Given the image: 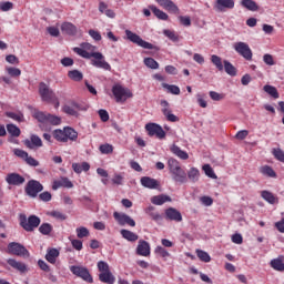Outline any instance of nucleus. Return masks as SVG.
<instances>
[{
  "label": "nucleus",
  "instance_id": "5",
  "mask_svg": "<svg viewBox=\"0 0 284 284\" xmlns=\"http://www.w3.org/2000/svg\"><path fill=\"white\" fill-rule=\"evenodd\" d=\"M111 92L116 103H125L128 99H132V97H134V94L129 88H125L120 83H115L112 87Z\"/></svg>",
  "mask_w": 284,
  "mask_h": 284
},
{
  "label": "nucleus",
  "instance_id": "44",
  "mask_svg": "<svg viewBox=\"0 0 284 284\" xmlns=\"http://www.w3.org/2000/svg\"><path fill=\"white\" fill-rule=\"evenodd\" d=\"M7 132H9L12 136H21V129L16 124H7Z\"/></svg>",
  "mask_w": 284,
  "mask_h": 284
},
{
  "label": "nucleus",
  "instance_id": "25",
  "mask_svg": "<svg viewBox=\"0 0 284 284\" xmlns=\"http://www.w3.org/2000/svg\"><path fill=\"white\" fill-rule=\"evenodd\" d=\"M172 197L165 194L154 195L151 197V203L153 205H163L164 203H171Z\"/></svg>",
  "mask_w": 284,
  "mask_h": 284
},
{
  "label": "nucleus",
  "instance_id": "45",
  "mask_svg": "<svg viewBox=\"0 0 284 284\" xmlns=\"http://www.w3.org/2000/svg\"><path fill=\"white\" fill-rule=\"evenodd\" d=\"M264 92H266V94H270V97H273V99H278V90H276V88L273 85H264Z\"/></svg>",
  "mask_w": 284,
  "mask_h": 284
},
{
  "label": "nucleus",
  "instance_id": "60",
  "mask_svg": "<svg viewBox=\"0 0 284 284\" xmlns=\"http://www.w3.org/2000/svg\"><path fill=\"white\" fill-rule=\"evenodd\" d=\"M98 114L103 123H108V121H110V113H108L105 110H99Z\"/></svg>",
  "mask_w": 284,
  "mask_h": 284
},
{
  "label": "nucleus",
  "instance_id": "21",
  "mask_svg": "<svg viewBox=\"0 0 284 284\" xmlns=\"http://www.w3.org/2000/svg\"><path fill=\"white\" fill-rule=\"evenodd\" d=\"M159 6L161 8H164V10H168V12H173V14H178L179 12V7L174 4L172 0H156Z\"/></svg>",
  "mask_w": 284,
  "mask_h": 284
},
{
  "label": "nucleus",
  "instance_id": "56",
  "mask_svg": "<svg viewBox=\"0 0 284 284\" xmlns=\"http://www.w3.org/2000/svg\"><path fill=\"white\" fill-rule=\"evenodd\" d=\"M98 270H99L100 274L110 272V265L108 264V262L100 261V262H98Z\"/></svg>",
  "mask_w": 284,
  "mask_h": 284
},
{
  "label": "nucleus",
  "instance_id": "51",
  "mask_svg": "<svg viewBox=\"0 0 284 284\" xmlns=\"http://www.w3.org/2000/svg\"><path fill=\"white\" fill-rule=\"evenodd\" d=\"M47 123H50L51 125H61V118L48 113Z\"/></svg>",
  "mask_w": 284,
  "mask_h": 284
},
{
  "label": "nucleus",
  "instance_id": "8",
  "mask_svg": "<svg viewBox=\"0 0 284 284\" xmlns=\"http://www.w3.org/2000/svg\"><path fill=\"white\" fill-rule=\"evenodd\" d=\"M126 39L131 41V43H135L140 48H144V50H154V44L142 40L139 34L132 32L131 30H125Z\"/></svg>",
  "mask_w": 284,
  "mask_h": 284
},
{
  "label": "nucleus",
  "instance_id": "20",
  "mask_svg": "<svg viewBox=\"0 0 284 284\" xmlns=\"http://www.w3.org/2000/svg\"><path fill=\"white\" fill-rule=\"evenodd\" d=\"M8 265L12 267L13 270H17V272H20V274H26L28 272V265L23 262H19L14 258L7 260Z\"/></svg>",
  "mask_w": 284,
  "mask_h": 284
},
{
  "label": "nucleus",
  "instance_id": "16",
  "mask_svg": "<svg viewBox=\"0 0 284 284\" xmlns=\"http://www.w3.org/2000/svg\"><path fill=\"white\" fill-rule=\"evenodd\" d=\"M160 105H162V113L166 116V121H170L171 123H176V121H179V118L174 115L170 109V102L162 100Z\"/></svg>",
  "mask_w": 284,
  "mask_h": 284
},
{
  "label": "nucleus",
  "instance_id": "57",
  "mask_svg": "<svg viewBox=\"0 0 284 284\" xmlns=\"http://www.w3.org/2000/svg\"><path fill=\"white\" fill-rule=\"evenodd\" d=\"M209 95L211 97L212 101H223V99H225V94L216 91H210Z\"/></svg>",
  "mask_w": 284,
  "mask_h": 284
},
{
  "label": "nucleus",
  "instance_id": "29",
  "mask_svg": "<svg viewBox=\"0 0 284 284\" xmlns=\"http://www.w3.org/2000/svg\"><path fill=\"white\" fill-rule=\"evenodd\" d=\"M187 181H191V183H197L199 179H201V171L196 168H191L186 173Z\"/></svg>",
  "mask_w": 284,
  "mask_h": 284
},
{
  "label": "nucleus",
  "instance_id": "55",
  "mask_svg": "<svg viewBox=\"0 0 284 284\" xmlns=\"http://www.w3.org/2000/svg\"><path fill=\"white\" fill-rule=\"evenodd\" d=\"M272 154L277 161H281V163H284V152H283V150L273 149Z\"/></svg>",
  "mask_w": 284,
  "mask_h": 284
},
{
  "label": "nucleus",
  "instance_id": "6",
  "mask_svg": "<svg viewBox=\"0 0 284 284\" xmlns=\"http://www.w3.org/2000/svg\"><path fill=\"white\" fill-rule=\"evenodd\" d=\"M20 226L24 229L26 232H34L37 227L41 225V217L37 215L26 216V214H20Z\"/></svg>",
  "mask_w": 284,
  "mask_h": 284
},
{
  "label": "nucleus",
  "instance_id": "53",
  "mask_svg": "<svg viewBox=\"0 0 284 284\" xmlns=\"http://www.w3.org/2000/svg\"><path fill=\"white\" fill-rule=\"evenodd\" d=\"M163 34L168 37L173 43H179V36L172 30H164Z\"/></svg>",
  "mask_w": 284,
  "mask_h": 284
},
{
  "label": "nucleus",
  "instance_id": "42",
  "mask_svg": "<svg viewBox=\"0 0 284 284\" xmlns=\"http://www.w3.org/2000/svg\"><path fill=\"white\" fill-rule=\"evenodd\" d=\"M162 88L168 90V92H170V94H175V95L181 94V88H179L178 85L163 83Z\"/></svg>",
  "mask_w": 284,
  "mask_h": 284
},
{
  "label": "nucleus",
  "instance_id": "17",
  "mask_svg": "<svg viewBox=\"0 0 284 284\" xmlns=\"http://www.w3.org/2000/svg\"><path fill=\"white\" fill-rule=\"evenodd\" d=\"M135 254H138V256H150L151 254L150 242L145 240H140L138 242Z\"/></svg>",
  "mask_w": 284,
  "mask_h": 284
},
{
  "label": "nucleus",
  "instance_id": "52",
  "mask_svg": "<svg viewBox=\"0 0 284 284\" xmlns=\"http://www.w3.org/2000/svg\"><path fill=\"white\" fill-rule=\"evenodd\" d=\"M7 116L13 119V121H18V123H23L24 121L23 113L7 112Z\"/></svg>",
  "mask_w": 284,
  "mask_h": 284
},
{
  "label": "nucleus",
  "instance_id": "9",
  "mask_svg": "<svg viewBox=\"0 0 284 284\" xmlns=\"http://www.w3.org/2000/svg\"><path fill=\"white\" fill-rule=\"evenodd\" d=\"M8 254H12L13 256H22L29 258L30 251L26 248L21 243L11 242L7 246Z\"/></svg>",
  "mask_w": 284,
  "mask_h": 284
},
{
  "label": "nucleus",
  "instance_id": "48",
  "mask_svg": "<svg viewBox=\"0 0 284 284\" xmlns=\"http://www.w3.org/2000/svg\"><path fill=\"white\" fill-rule=\"evenodd\" d=\"M101 154H112L114 152V146L112 144L105 143L99 146Z\"/></svg>",
  "mask_w": 284,
  "mask_h": 284
},
{
  "label": "nucleus",
  "instance_id": "30",
  "mask_svg": "<svg viewBox=\"0 0 284 284\" xmlns=\"http://www.w3.org/2000/svg\"><path fill=\"white\" fill-rule=\"evenodd\" d=\"M99 281H101V283L114 284L116 281V277H114L112 272L106 271L104 273L99 274Z\"/></svg>",
  "mask_w": 284,
  "mask_h": 284
},
{
  "label": "nucleus",
  "instance_id": "15",
  "mask_svg": "<svg viewBox=\"0 0 284 284\" xmlns=\"http://www.w3.org/2000/svg\"><path fill=\"white\" fill-rule=\"evenodd\" d=\"M166 221H174L175 223H181L183 221V215L181 214V211L169 207L164 211Z\"/></svg>",
  "mask_w": 284,
  "mask_h": 284
},
{
  "label": "nucleus",
  "instance_id": "58",
  "mask_svg": "<svg viewBox=\"0 0 284 284\" xmlns=\"http://www.w3.org/2000/svg\"><path fill=\"white\" fill-rule=\"evenodd\" d=\"M12 8H14V4L10 1L0 2L1 12H9V10H12Z\"/></svg>",
  "mask_w": 284,
  "mask_h": 284
},
{
  "label": "nucleus",
  "instance_id": "33",
  "mask_svg": "<svg viewBox=\"0 0 284 284\" xmlns=\"http://www.w3.org/2000/svg\"><path fill=\"white\" fill-rule=\"evenodd\" d=\"M260 173L263 174V176H268V179H276V171H274L270 165L261 166Z\"/></svg>",
  "mask_w": 284,
  "mask_h": 284
},
{
  "label": "nucleus",
  "instance_id": "61",
  "mask_svg": "<svg viewBox=\"0 0 284 284\" xmlns=\"http://www.w3.org/2000/svg\"><path fill=\"white\" fill-rule=\"evenodd\" d=\"M51 216H53V219H57V221H65V219H68L67 214H63L60 211H53L51 212Z\"/></svg>",
  "mask_w": 284,
  "mask_h": 284
},
{
  "label": "nucleus",
  "instance_id": "59",
  "mask_svg": "<svg viewBox=\"0 0 284 284\" xmlns=\"http://www.w3.org/2000/svg\"><path fill=\"white\" fill-rule=\"evenodd\" d=\"M7 72L10 77H21V70L19 68L9 67Z\"/></svg>",
  "mask_w": 284,
  "mask_h": 284
},
{
  "label": "nucleus",
  "instance_id": "31",
  "mask_svg": "<svg viewBox=\"0 0 284 284\" xmlns=\"http://www.w3.org/2000/svg\"><path fill=\"white\" fill-rule=\"evenodd\" d=\"M261 196L264 201H266V203H270V205H275V203H278L276 195L270 191H262Z\"/></svg>",
  "mask_w": 284,
  "mask_h": 284
},
{
  "label": "nucleus",
  "instance_id": "19",
  "mask_svg": "<svg viewBox=\"0 0 284 284\" xmlns=\"http://www.w3.org/2000/svg\"><path fill=\"white\" fill-rule=\"evenodd\" d=\"M24 145L29 148V150H34V148H43V141H41L39 135L32 134L30 140H24Z\"/></svg>",
  "mask_w": 284,
  "mask_h": 284
},
{
  "label": "nucleus",
  "instance_id": "54",
  "mask_svg": "<svg viewBox=\"0 0 284 284\" xmlns=\"http://www.w3.org/2000/svg\"><path fill=\"white\" fill-rule=\"evenodd\" d=\"M155 254H159L162 258H168L170 257V252L165 250L163 246H156L154 250Z\"/></svg>",
  "mask_w": 284,
  "mask_h": 284
},
{
  "label": "nucleus",
  "instance_id": "38",
  "mask_svg": "<svg viewBox=\"0 0 284 284\" xmlns=\"http://www.w3.org/2000/svg\"><path fill=\"white\" fill-rule=\"evenodd\" d=\"M196 256L200 258V261H202V263H210V261H212L210 253L200 248L196 250Z\"/></svg>",
  "mask_w": 284,
  "mask_h": 284
},
{
  "label": "nucleus",
  "instance_id": "35",
  "mask_svg": "<svg viewBox=\"0 0 284 284\" xmlns=\"http://www.w3.org/2000/svg\"><path fill=\"white\" fill-rule=\"evenodd\" d=\"M54 230V226H52V224L50 223H42L39 226V232L40 234H42L43 236H50V234H52V231Z\"/></svg>",
  "mask_w": 284,
  "mask_h": 284
},
{
  "label": "nucleus",
  "instance_id": "62",
  "mask_svg": "<svg viewBox=\"0 0 284 284\" xmlns=\"http://www.w3.org/2000/svg\"><path fill=\"white\" fill-rule=\"evenodd\" d=\"M13 154H16V156H19V159H23V161H26L29 156L28 152L21 149H14Z\"/></svg>",
  "mask_w": 284,
  "mask_h": 284
},
{
  "label": "nucleus",
  "instance_id": "13",
  "mask_svg": "<svg viewBox=\"0 0 284 284\" xmlns=\"http://www.w3.org/2000/svg\"><path fill=\"white\" fill-rule=\"evenodd\" d=\"M149 136H156V139H165V131L156 123H149L145 125Z\"/></svg>",
  "mask_w": 284,
  "mask_h": 284
},
{
  "label": "nucleus",
  "instance_id": "26",
  "mask_svg": "<svg viewBox=\"0 0 284 284\" xmlns=\"http://www.w3.org/2000/svg\"><path fill=\"white\" fill-rule=\"evenodd\" d=\"M60 252L57 248H49L47 250L45 254V261L48 263H51V265H54L57 263V260L59 258Z\"/></svg>",
  "mask_w": 284,
  "mask_h": 284
},
{
  "label": "nucleus",
  "instance_id": "11",
  "mask_svg": "<svg viewBox=\"0 0 284 284\" xmlns=\"http://www.w3.org/2000/svg\"><path fill=\"white\" fill-rule=\"evenodd\" d=\"M70 272L87 283H94V278H92L90 271L83 266H71Z\"/></svg>",
  "mask_w": 284,
  "mask_h": 284
},
{
  "label": "nucleus",
  "instance_id": "14",
  "mask_svg": "<svg viewBox=\"0 0 284 284\" xmlns=\"http://www.w3.org/2000/svg\"><path fill=\"white\" fill-rule=\"evenodd\" d=\"M113 217L119 223V225H122V226L130 225V227L136 226V222L133 219H131L130 215H128L125 213L114 212Z\"/></svg>",
  "mask_w": 284,
  "mask_h": 284
},
{
  "label": "nucleus",
  "instance_id": "34",
  "mask_svg": "<svg viewBox=\"0 0 284 284\" xmlns=\"http://www.w3.org/2000/svg\"><path fill=\"white\" fill-rule=\"evenodd\" d=\"M241 6L243 8H246V10H250L251 12L258 11V4L254 0H242Z\"/></svg>",
  "mask_w": 284,
  "mask_h": 284
},
{
  "label": "nucleus",
  "instance_id": "3",
  "mask_svg": "<svg viewBox=\"0 0 284 284\" xmlns=\"http://www.w3.org/2000/svg\"><path fill=\"white\" fill-rule=\"evenodd\" d=\"M52 134L53 139L59 143H68V141H77V139H79V132L70 126H67L63 130L57 129Z\"/></svg>",
  "mask_w": 284,
  "mask_h": 284
},
{
  "label": "nucleus",
  "instance_id": "10",
  "mask_svg": "<svg viewBox=\"0 0 284 284\" xmlns=\"http://www.w3.org/2000/svg\"><path fill=\"white\" fill-rule=\"evenodd\" d=\"M24 192L27 196L37 199V196H39V192H43V184L37 180H30L24 187Z\"/></svg>",
  "mask_w": 284,
  "mask_h": 284
},
{
  "label": "nucleus",
  "instance_id": "7",
  "mask_svg": "<svg viewBox=\"0 0 284 284\" xmlns=\"http://www.w3.org/2000/svg\"><path fill=\"white\" fill-rule=\"evenodd\" d=\"M89 108L90 105L85 103L71 102L69 104H65L62 108V111L69 116H75V119H79V116H81L79 112H88Z\"/></svg>",
  "mask_w": 284,
  "mask_h": 284
},
{
  "label": "nucleus",
  "instance_id": "27",
  "mask_svg": "<svg viewBox=\"0 0 284 284\" xmlns=\"http://www.w3.org/2000/svg\"><path fill=\"white\" fill-rule=\"evenodd\" d=\"M120 234L125 239V241H129L130 243H136V241H139V235L130 230L122 229Z\"/></svg>",
  "mask_w": 284,
  "mask_h": 284
},
{
  "label": "nucleus",
  "instance_id": "47",
  "mask_svg": "<svg viewBox=\"0 0 284 284\" xmlns=\"http://www.w3.org/2000/svg\"><path fill=\"white\" fill-rule=\"evenodd\" d=\"M144 65H146V68H150L151 70H159V62H156V60H154L153 58H145Z\"/></svg>",
  "mask_w": 284,
  "mask_h": 284
},
{
  "label": "nucleus",
  "instance_id": "2",
  "mask_svg": "<svg viewBox=\"0 0 284 284\" xmlns=\"http://www.w3.org/2000/svg\"><path fill=\"white\" fill-rule=\"evenodd\" d=\"M168 168L175 183H187V173L181 168V163L176 159L170 158L168 160Z\"/></svg>",
  "mask_w": 284,
  "mask_h": 284
},
{
  "label": "nucleus",
  "instance_id": "24",
  "mask_svg": "<svg viewBox=\"0 0 284 284\" xmlns=\"http://www.w3.org/2000/svg\"><path fill=\"white\" fill-rule=\"evenodd\" d=\"M171 152H172V154H174L175 156H178V159H181L182 161H187L190 159V154H187V152L181 150V148L176 144H173L171 146Z\"/></svg>",
  "mask_w": 284,
  "mask_h": 284
},
{
  "label": "nucleus",
  "instance_id": "46",
  "mask_svg": "<svg viewBox=\"0 0 284 284\" xmlns=\"http://www.w3.org/2000/svg\"><path fill=\"white\" fill-rule=\"evenodd\" d=\"M271 267L276 270V272H284V263L283 261L275 258L271 261Z\"/></svg>",
  "mask_w": 284,
  "mask_h": 284
},
{
  "label": "nucleus",
  "instance_id": "40",
  "mask_svg": "<svg viewBox=\"0 0 284 284\" xmlns=\"http://www.w3.org/2000/svg\"><path fill=\"white\" fill-rule=\"evenodd\" d=\"M68 77L71 79V81H83V73H81L79 70L69 71Z\"/></svg>",
  "mask_w": 284,
  "mask_h": 284
},
{
  "label": "nucleus",
  "instance_id": "4",
  "mask_svg": "<svg viewBox=\"0 0 284 284\" xmlns=\"http://www.w3.org/2000/svg\"><path fill=\"white\" fill-rule=\"evenodd\" d=\"M39 94L44 103H51L54 105L55 110L59 109V98L57 97V93H54V91H52L50 87L45 84V82H40Z\"/></svg>",
  "mask_w": 284,
  "mask_h": 284
},
{
  "label": "nucleus",
  "instance_id": "41",
  "mask_svg": "<svg viewBox=\"0 0 284 284\" xmlns=\"http://www.w3.org/2000/svg\"><path fill=\"white\" fill-rule=\"evenodd\" d=\"M33 119H37L39 123H48V113L43 111H34Z\"/></svg>",
  "mask_w": 284,
  "mask_h": 284
},
{
  "label": "nucleus",
  "instance_id": "49",
  "mask_svg": "<svg viewBox=\"0 0 284 284\" xmlns=\"http://www.w3.org/2000/svg\"><path fill=\"white\" fill-rule=\"evenodd\" d=\"M78 239H87V236H90V230L85 226L78 227L75 230Z\"/></svg>",
  "mask_w": 284,
  "mask_h": 284
},
{
  "label": "nucleus",
  "instance_id": "43",
  "mask_svg": "<svg viewBox=\"0 0 284 284\" xmlns=\"http://www.w3.org/2000/svg\"><path fill=\"white\" fill-rule=\"evenodd\" d=\"M211 63H213V65H215L220 72H223V60L221 57L213 54L211 57Z\"/></svg>",
  "mask_w": 284,
  "mask_h": 284
},
{
  "label": "nucleus",
  "instance_id": "22",
  "mask_svg": "<svg viewBox=\"0 0 284 284\" xmlns=\"http://www.w3.org/2000/svg\"><path fill=\"white\" fill-rule=\"evenodd\" d=\"M140 183L143 185V187H148L149 190H156V187L160 185L156 179L150 176L141 178Z\"/></svg>",
  "mask_w": 284,
  "mask_h": 284
},
{
  "label": "nucleus",
  "instance_id": "23",
  "mask_svg": "<svg viewBox=\"0 0 284 284\" xmlns=\"http://www.w3.org/2000/svg\"><path fill=\"white\" fill-rule=\"evenodd\" d=\"M61 30L64 34H69V37H74L78 32L77 26L72 22H63L61 24Z\"/></svg>",
  "mask_w": 284,
  "mask_h": 284
},
{
  "label": "nucleus",
  "instance_id": "1",
  "mask_svg": "<svg viewBox=\"0 0 284 284\" xmlns=\"http://www.w3.org/2000/svg\"><path fill=\"white\" fill-rule=\"evenodd\" d=\"M73 52H75V54H79V57H82V59H93L91 60V64L94 65V68H100L101 70L106 71L112 70L110 63L105 61V57H103V53L97 52V47L92 45L91 43L83 42L81 43V48L75 47L73 49Z\"/></svg>",
  "mask_w": 284,
  "mask_h": 284
},
{
  "label": "nucleus",
  "instance_id": "12",
  "mask_svg": "<svg viewBox=\"0 0 284 284\" xmlns=\"http://www.w3.org/2000/svg\"><path fill=\"white\" fill-rule=\"evenodd\" d=\"M234 50L235 52H237V54L243 57V59H245L246 61H252L253 53H252V49L250 48V44L245 42H236L234 44Z\"/></svg>",
  "mask_w": 284,
  "mask_h": 284
},
{
  "label": "nucleus",
  "instance_id": "32",
  "mask_svg": "<svg viewBox=\"0 0 284 284\" xmlns=\"http://www.w3.org/2000/svg\"><path fill=\"white\" fill-rule=\"evenodd\" d=\"M72 170L75 172V174H81V172H90V163L83 162L82 164L73 163Z\"/></svg>",
  "mask_w": 284,
  "mask_h": 284
},
{
  "label": "nucleus",
  "instance_id": "63",
  "mask_svg": "<svg viewBox=\"0 0 284 284\" xmlns=\"http://www.w3.org/2000/svg\"><path fill=\"white\" fill-rule=\"evenodd\" d=\"M89 36L93 38L94 41H101V33L94 29L89 30Z\"/></svg>",
  "mask_w": 284,
  "mask_h": 284
},
{
  "label": "nucleus",
  "instance_id": "18",
  "mask_svg": "<svg viewBox=\"0 0 284 284\" xmlns=\"http://www.w3.org/2000/svg\"><path fill=\"white\" fill-rule=\"evenodd\" d=\"M6 182L8 185H23V183H26V178L19 173H9L6 176Z\"/></svg>",
  "mask_w": 284,
  "mask_h": 284
},
{
  "label": "nucleus",
  "instance_id": "37",
  "mask_svg": "<svg viewBox=\"0 0 284 284\" xmlns=\"http://www.w3.org/2000/svg\"><path fill=\"white\" fill-rule=\"evenodd\" d=\"M145 214H148L153 221H161V219H163L159 212H155L154 206H148L145 209Z\"/></svg>",
  "mask_w": 284,
  "mask_h": 284
},
{
  "label": "nucleus",
  "instance_id": "36",
  "mask_svg": "<svg viewBox=\"0 0 284 284\" xmlns=\"http://www.w3.org/2000/svg\"><path fill=\"white\" fill-rule=\"evenodd\" d=\"M223 63V69L225 70L226 74L230 77H236V68L233 65V63L227 60H224Z\"/></svg>",
  "mask_w": 284,
  "mask_h": 284
},
{
  "label": "nucleus",
  "instance_id": "64",
  "mask_svg": "<svg viewBox=\"0 0 284 284\" xmlns=\"http://www.w3.org/2000/svg\"><path fill=\"white\" fill-rule=\"evenodd\" d=\"M274 226L277 230V232L284 234V217H282L281 221L275 222Z\"/></svg>",
  "mask_w": 284,
  "mask_h": 284
},
{
  "label": "nucleus",
  "instance_id": "50",
  "mask_svg": "<svg viewBox=\"0 0 284 284\" xmlns=\"http://www.w3.org/2000/svg\"><path fill=\"white\" fill-rule=\"evenodd\" d=\"M202 170L204 171V174L209 176V179H216V173H214V169H212L210 164H204Z\"/></svg>",
  "mask_w": 284,
  "mask_h": 284
},
{
  "label": "nucleus",
  "instance_id": "28",
  "mask_svg": "<svg viewBox=\"0 0 284 284\" xmlns=\"http://www.w3.org/2000/svg\"><path fill=\"white\" fill-rule=\"evenodd\" d=\"M216 8L220 12L223 10H233L234 8V0H216Z\"/></svg>",
  "mask_w": 284,
  "mask_h": 284
},
{
  "label": "nucleus",
  "instance_id": "39",
  "mask_svg": "<svg viewBox=\"0 0 284 284\" xmlns=\"http://www.w3.org/2000/svg\"><path fill=\"white\" fill-rule=\"evenodd\" d=\"M151 10L158 19H160L161 21H168V19H169L168 13H165L164 11H161V9H159L156 7H151Z\"/></svg>",
  "mask_w": 284,
  "mask_h": 284
}]
</instances>
